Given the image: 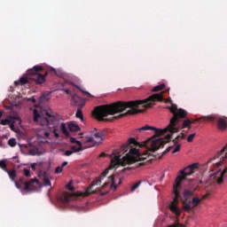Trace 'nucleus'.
Listing matches in <instances>:
<instances>
[{"instance_id": "1", "label": "nucleus", "mask_w": 227, "mask_h": 227, "mask_svg": "<svg viewBox=\"0 0 227 227\" xmlns=\"http://www.w3.org/2000/svg\"><path fill=\"white\" fill-rule=\"evenodd\" d=\"M168 109L173 114L170 119V122L163 129H157L155 127L145 125L137 130L143 132L145 130H154L155 138H149L147 141L139 144L136 141V138L131 137L124 144L120 151L116 150L113 153V159L110 168H116L117 166H127V164H132V162H137V160H152L155 158V155L152 154L153 152H157L159 148H164V145L169 143L173 139V134H176L180 126H178L179 118H184L186 113L182 109H178V106L172 104L171 106H168Z\"/></svg>"}, {"instance_id": "2", "label": "nucleus", "mask_w": 227, "mask_h": 227, "mask_svg": "<svg viewBox=\"0 0 227 227\" xmlns=\"http://www.w3.org/2000/svg\"><path fill=\"white\" fill-rule=\"evenodd\" d=\"M164 102V96L162 94H153L144 100H135V101H119L110 105H102L97 106L93 112L92 115L98 121H111V120L106 119V116H111L118 114L123 113L125 109H129L125 114H119L117 117L114 116V119L123 118L127 114H139L140 113H145L146 109L153 107V102Z\"/></svg>"}, {"instance_id": "3", "label": "nucleus", "mask_w": 227, "mask_h": 227, "mask_svg": "<svg viewBox=\"0 0 227 227\" xmlns=\"http://www.w3.org/2000/svg\"><path fill=\"white\" fill-rule=\"evenodd\" d=\"M216 159H218V161L213 163L214 168H219V166H221L223 162L227 160V144L223 147L216 156L207 161V164L214 162V160H216ZM224 176H227V167L223 171L219 169L215 173L210 174L209 178L210 180H213V182H216L218 184H223V178H224Z\"/></svg>"}, {"instance_id": "4", "label": "nucleus", "mask_w": 227, "mask_h": 227, "mask_svg": "<svg viewBox=\"0 0 227 227\" xmlns=\"http://www.w3.org/2000/svg\"><path fill=\"white\" fill-rule=\"evenodd\" d=\"M34 121H39L42 127H46L51 132H53L55 137H59V133L57 132L56 126H54L57 121L56 116L50 114L49 111L43 110L38 112V110L35 109Z\"/></svg>"}, {"instance_id": "5", "label": "nucleus", "mask_w": 227, "mask_h": 227, "mask_svg": "<svg viewBox=\"0 0 227 227\" xmlns=\"http://www.w3.org/2000/svg\"><path fill=\"white\" fill-rule=\"evenodd\" d=\"M42 72H43V67L35 66L33 68L27 71V74L29 75V78L21 77L19 81L14 82V85L24 86V84H27L29 82V80L34 81L35 84H43L48 73L45 72V74H43Z\"/></svg>"}, {"instance_id": "6", "label": "nucleus", "mask_w": 227, "mask_h": 227, "mask_svg": "<svg viewBox=\"0 0 227 227\" xmlns=\"http://www.w3.org/2000/svg\"><path fill=\"white\" fill-rule=\"evenodd\" d=\"M198 169V163H193L183 170L179 171V175L176 176L175 183L173 184V192L176 194V198L180 196V191L182 190V182L186 180L187 176H191V175L194 174V171Z\"/></svg>"}, {"instance_id": "7", "label": "nucleus", "mask_w": 227, "mask_h": 227, "mask_svg": "<svg viewBox=\"0 0 227 227\" xmlns=\"http://www.w3.org/2000/svg\"><path fill=\"white\" fill-rule=\"evenodd\" d=\"M177 109H181L182 111H184V113H186V114L184 117L179 118V120L177 121V125H178L179 129L176 132H180V130H184V129H191V125H192V123H194L195 121H198L200 120H203L204 121H214V120H215V115H207V116H202V117L192 121H191V119L187 118V111H185L184 109H182V108H177ZM184 118H187V119L184 120Z\"/></svg>"}, {"instance_id": "8", "label": "nucleus", "mask_w": 227, "mask_h": 227, "mask_svg": "<svg viewBox=\"0 0 227 227\" xmlns=\"http://www.w3.org/2000/svg\"><path fill=\"white\" fill-rule=\"evenodd\" d=\"M94 130L95 132L92 133L93 137H86L83 143H92V146H95V145H100V143L104 141V136H106V132L104 130L97 131V129Z\"/></svg>"}, {"instance_id": "9", "label": "nucleus", "mask_w": 227, "mask_h": 227, "mask_svg": "<svg viewBox=\"0 0 227 227\" xmlns=\"http://www.w3.org/2000/svg\"><path fill=\"white\" fill-rule=\"evenodd\" d=\"M35 184L38 185L37 178L31 179L30 181H27L25 183L21 179L20 182H16L15 185L17 189H22V185H23L24 191H31V189H35Z\"/></svg>"}, {"instance_id": "10", "label": "nucleus", "mask_w": 227, "mask_h": 227, "mask_svg": "<svg viewBox=\"0 0 227 227\" xmlns=\"http://www.w3.org/2000/svg\"><path fill=\"white\" fill-rule=\"evenodd\" d=\"M193 192L191 190H184V200L183 201V208L186 212H191L192 210V207H191V196H192Z\"/></svg>"}, {"instance_id": "11", "label": "nucleus", "mask_w": 227, "mask_h": 227, "mask_svg": "<svg viewBox=\"0 0 227 227\" xmlns=\"http://www.w3.org/2000/svg\"><path fill=\"white\" fill-rule=\"evenodd\" d=\"M180 139H185V134L184 132H181L180 135H178L174 140L173 143L176 145V147L174 148L172 153H176V152H180L181 145L178 144V141Z\"/></svg>"}, {"instance_id": "12", "label": "nucleus", "mask_w": 227, "mask_h": 227, "mask_svg": "<svg viewBox=\"0 0 227 227\" xmlns=\"http://www.w3.org/2000/svg\"><path fill=\"white\" fill-rule=\"evenodd\" d=\"M178 198H180V196L176 197V195H175V200L169 205L171 212H173V214H176V215H180L182 214V211H180V208H178L176 202H175L178 200Z\"/></svg>"}, {"instance_id": "13", "label": "nucleus", "mask_w": 227, "mask_h": 227, "mask_svg": "<svg viewBox=\"0 0 227 227\" xmlns=\"http://www.w3.org/2000/svg\"><path fill=\"white\" fill-rule=\"evenodd\" d=\"M207 198H208V194L203 195L202 199H200L198 197L192 198V200H191L192 210V208H196V207H198V205L201 203V200H207Z\"/></svg>"}, {"instance_id": "14", "label": "nucleus", "mask_w": 227, "mask_h": 227, "mask_svg": "<svg viewBox=\"0 0 227 227\" xmlns=\"http://www.w3.org/2000/svg\"><path fill=\"white\" fill-rule=\"evenodd\" d=\"M71 102H74V106H84V102H82V98L77 96L76 94H74L71 97Z\"/></svg>"}, {"instance_id": "15", "label": "nucleus", "mask_w": 227, "mask_h": 227, "mask_svg": "<svg viewBox=\"0 0 227 227\" xmlns=\"http://www.w3.org/2000/svg\"><path fill=\"white\" fill-rule=\"evenodd\" d=\"M93 187H95V185H93V183L91 184V185L87 188L85 192H80L78 193V196H82V198H86V196H90V194H93L94 192H97L98 190L94 191Z\"/></svg>"}, {"instance_id": "16", "label": "nucleus", "mask_w": 227, "mask_h": 227, "mask_svg": "<svg viewBox=\"0 0 227 227\" xmlns=\"http://www.w3.org/2000/svg\"><path fill=\"white\" fill-rule=\"evenodd\" d=\"M217 129L218 130H226L227 129V121L226 119L220 118L217 121Z\"/></svg>"}, {"instance_id": "17", "label": "nucleus", "mask_w": 227, "mask_h": 227, "mask_svg": "<svg viewBox=\"0 0 227 227\" xmlns=\"http://www.w3.org/2000/svg\"><path fill=\"white\" fill-rule=\"evenodd\" d=\"M109 180L111 182V189L116 190V180L119 182L118 184H121V179L120 177H114V175L109 176Z\"/></svg>"}, {"instance_id": "18", "label": "nucleus", "mask_w": 227, "mask_h": 227, "mask_svg": "<svg viewBox=\"0 0 227 227\" xmlns=\"http://www.w3.org/2000/svg\"><path fill=\"white\" fill-rule=\"evenodd\" d=\"M109 175V169H106L102 174L100 177H98L96 180L92 182V185H98V184H101L102 178H106Z\"/></svg>"}, {"instance_id": "19", "label": "nucleus", "mask_w": 227, "mask_h": 227, "mask_svg": "<svg viewBox=\"0 0 227 227\" xmlns=\"http://www.w3.org/2000/svg\"><path fill=\"white\" fill-rule=\"evenodd\" d=\"M37 136L42 139H51V133H49V130L46 129H42L38 131Z\"/></svg>"}, {"instance_id": "20", "label": "nucleus", "mask_w": 227, "mask_h": 227, "mask_svg": "<svg viewBox=\"0 0 227 227\" xmlns=\"http://www.w3.org/2000/svg\"><path fill=\"white\" fill-rule=\"evenodd\" d=\"M67 127H68L70 132H79V130H81V127H79V125H77L74 122H68Z\"/></svg>"}, {"instance_id": "21", "label": "nucleus", "mask_w": 227, "mask_h": 227, "mask_svg": "<svg viewBox=\"0 0 227 227\" xmlns=\"http://www.w3.org/2000/svg\"><path fill=\"white\" fill-rule=\"evenodd\" d=\"M70 198H72V194L68 192H64L62 194V198H60L62 203H68L70 201Z\"/></svg>"}, {"instance_id": "22", "label": "nucleus", "mask_w": 227, "mask_h": 227, "mask_svg": "<svg viewBox=\"0 0 227 227\" xmlns=\"http://www.w3.org/2000/svg\"><path fill=\"white\" fill-rule=\"evenodd\" d=\"M60 129L62 131V134H64V136H67V137H70V133L68 132V129L67 128V124H65V122H62L60 124Z\"/></svg>"}, {"instance_id": "23", "label": "nucleus", "mask_w": 227, "mask_h": 227, "mask_svg": "<svg viewBox=\"0 0 227 227\" xmlns=\"http://www.w3.org/2000/svg\"><path fill=\"white\" fill-rule=\"evenodd\" d=\"M0 125H10L11 129H13V127H15V124H13V122H12V121H10V119H3L0 121Z\"/></svg>"}, {"instance_id": "24", "label": "nucleus", "mask_w": 227, "mask_h": 227, "mask_svg": "<svg viewBox=\"0 0 227 227\" xmlns=\"http://www.w3.org/2000/svg\"><path fill=\"white\" fill-rule=\"evenodd\" d=\"M108 186H109V183H105L102 188L98 189L101 196H106V194L109 193V190H106V192H102V189H106V187H108Z\"/></svg>"}, {"instance_id": "25", "label": "nucleus", "mask_w": 227, "mask_h": 227, "mask_svg": "<svg viewBox=\"0 0 227 227\" xmlns=\"http://www.w3.org/2000/svg\"><path fill=\"white\" fill-rule=\"evenodd\" d=\"M65 166H68V161H64L61 166L57 167L55 169V173H63V168H65Z\"/></svg>"}, {"instance_id": "26", "label": "nucleus", "mask_w": 227, "mask_h": 227, "mask_svg": "<svg viewBox=\"0 0 227 227\" xmlns=\"http://www.w3.org/2000/svg\"><path fill=\"white\" fill-rule=\"evenodd\" d=\"M7 173L11 178V180L14 181L17 178V171L15 169L7 170Z\"/></svg>"}, {"instance_id": "27", "label": "nucleus", "mask_w": 227, "mask_h": 227, "mask_svg": "<svg viewBox=\"0 0 227 227\" xmlns=\"http://www.w3.org/2000/svg\"><path fill=\"white\" fill-rule=\"evenodd\" d=\"M71 150H74V152H81V150H82V145L81 142H77L76 145L71 146Z\"/></svg>"}, {"instance_id": "28", "label": "nucleus", "mask_w": 227, "mask_h": 227, "mask_svg": "<svg viewBox=\"0 0 227 227\" xmlns=\"http://www.w3.org/2000/svg\"><path fill=\"white\" fill-rule=\"evenodd\" d=\"M165 88H166V84L161 83V84H160V85L155 86V87L153 89V91H160V90H164Z\"/></svg>"}, {"instance_id": "29", "label": "nucleus", "mask_w": 227, "mask_h": 227, "mask_svg": "<svg viewBox=\"0 0 227 227\" xmlns=\"http://www.w3.org/2000/svg\"><path fill=\"white\" fill-rule=\"evenodd\" d=\"M0 168H1L4 171H8V168H7L6 160H0Z\"/></svg>"}, {"instance_id": "30", "label": "nucleus", "mask_w": 227, "mask_h": 227, "mask_svg": "<svg viewBox=\"0 0 227 227\" xmlns=\"http://www.w3.org/2000/svg\"><path fill=\"white\" fill-rule=\"evenodd\" d=\"M76 118L81 119V121H84V117L82 116V111H81V109H77L76 111V114H75Z\"/></svg>"}, {"instance_id": "31", "label": "nucleus", "mask_w": 227, "mask_h": 227, "mask_svg": "<svg viewBox=\"0 0 227 227\" xmlns=\"http://www.w3.org/2000/svg\"><path fill=\"white\" fill-rule=\"evenodd\" d=\"M8 145L13 148V146L17 145V140H15V138H11L8 140Z\"/></svg>"}, {"instance_id": "32", "label": "nucleus", "mask_w": 227, "mask_h": 227, "mask_svg": "<svg viewBox=\"0 0 227 227\" xmlns=\"http://www.w3.org/2000/svg\"><path fill=\"white\" fill-rule=\"evenodd\" d=\"M43 184L46 185V186L51 187V180L49 178H47V175L46 174H44Z\"/></svg>"}, {"instance_id": "33", "label": "nucleus", "mask_w": 227, "mask_h": 227, "mask_svg": "<svg viewBox=\"0 0 227 227\" xmlns=\"http://www.w3.org/2000/svg\"><path fill=\"white\" fill-rule=\"evenodd\" d=\"M194 137H196V133L191 134V135L188 136V137H187V142H188V143H192V140L194 139Z\"/></svg>"}, {"instance_id": "34", "label": "nucleus", "mask_w": 227, "mask_h": 227, "mask_svg": "<svg viewBox=\"0 0 227 227\" xmlns=\"http://www.w3.org/2000/svg\"><path fill=\"white\" fill-rule=\"evenodd\" d=\"M23 172H24L25 176H27V178H29V176H31V171L29 169L24 168Z\"/></svg>"}, {"instance_id": "35", "label": "nucleus", "mask_w": 227, "mask_h": 227, "mask_svg": "<svg viewBox=\"0 0 227 227\" xmlns=\"http://www.w3.org/2000/svg\"><path fill=\"white\" fill-rule=\"evenodd\" d=\"M141 185V181L137 182V184H135L132 187H131V191L134 192L136 191V189H137V187H139Z\"/></svg>"}, {"instance_id": "36", "label": "nucleus", "mask_w": 227, "mask_h": 227, "mask_svg": "<svg viewBox=\"0 0 227 227\" xmlns=\"http://www.w3.org/2000/svg\"><path fill=\"white\" fill-rule=\"evenodd\" d=\"M69 142L72 144L75 143L76 145H77V143H81V141H79V140L75 139V137H69Z\"/></svg>"}, {"instance_id": "37", "label": "nucleus", "mask_w": 227, "mask_h": 227, "mask_svg": "<svg viewBox=\"0 0 227 227\" xmlns=\"http://www.w3.org/2000/svg\"><path fill=\"white\" fill-rule=\"evenodd\" d=\"M72 153H74L73 151H66V152L64 153V155H66V157H70V155H72Z\"/></svg>"}, {"instance_id": "38", "label": "nucleus", "mask_w": 227, "mask_h": 227, "mask_svg": "<svg viewBox=\"0 0 227 227\" xmlns=\"http://www.w3.org/2000/svg\"><path fill=\"white\" fill-rule=\"evenodd\" d=\"M67 189H68V191H74V186H72V184H67Z\"/></svg>"}, {"instance_id": "39", "label": "nucleus", "mask_w": 227, "mask_h": 227, "mask_svg": "<svg viewBox=\"0 0 227 227\" xmlns=\"http://www.w3.org/2000/svg\"><path fill=\"white\" fill-rule=\"evenodd\" d=\"M80 91H82V93H83L84 95H91V94H90V92L84 91V90H82L81 89H80Z\"/></svg>"}, {"instance_id": "40", "label": "nucleus", "mask_w": 227, "mask_h": 227, "mask_svg": "<svg viewBox=\"0 0 227 227\" xmlns=\"http://www.w3.org/2000/svg\"><path fill=\"white\" fill-rule=\"evenodd\" d=\"M171 147H168V149H166V151L165 152H163V155H166V153H168V152H169V149H170Z\"/></svg>"}, {"instance_id": "41", "label": "nucleus", "mask_w": 227, "mask_h": 227, "mask_svg": "<svg viewBox=\"0 0 227 227\" xmlns=\"http://www.w3.org/2000/svg\"><path fill=\"white\" fill-rule=\"evenodd\" d=\"M31 168H32V169H35V168H36V163H33V164L31 165Z\"/></svg>"}, {"instance_id": "42", "label": "nucleus", "mask_w": 227, "mask_h": 227, "mask_svg": "<svg viewBox=\"0 0 227 227\" xmlns=\"http://www.w3.org/2000/svg\"><path fill=\"white\" fill-rule=\"evenodd\" d=\"M3 114H4V111H0V118H3Z\"/></svg>"}, {"instance_id": "43", "label": "nucleus", "mask_w": 227, "mask_h": 227, "mask_svg": "<svg viewBox=\"0 0 227 227\" xmlns=\"http://www.w3.org/2000/svg\"><path fill=\"white\" fill-rule=\"evenodd\" d=\"M30 100H31V102H33V104H35L36 102V99L35 98H32Z\"/></svg>"}, {"instance_id": "44", "label": "nucleus", "mask_w": 227, "mask_h": 227, "mask_svg": "<svg viewBox=\"0 0 227 227\" xmlns=\"http://www.w3.org/2000/svg\"><path fill=\"white\" fill-rule=\"evenodd\" d=\"M51 72L52 74H56V69L51 68Z\"/></svg>"}, {"instance_id": "45", "label": "nucleus", "mask_w": 227, "mask_h": 227, "mask_svg": "<svg viewBox=\"0 0 227 227\" xmlns=\"http://www.w3.org/2000/svg\"><path fill=\"white\" fill-rule=\"evenodd\" d=\"M99 157H106V153H102Z\"/></svg>"}, {"instance_id": "46", "label": "nucleus", "mask_w": 227, "mask_h": 227, "mask_svg": "<svg viewBox=\"0 0 227 227\" xmlns=\"http://www.w3.org/2000/svg\"><path fill=\"white\" fill-rule=\"evenodd\" d=\"M19 159L18 157H13V160H17Z\"/></svg>"}, {"instance_id": "47", "label": "nucleus", "mask_w": 227, "mask_h": 227, "mask_svg": "<svg viewBox=\"0 0 227 227\" xmlns=\"http://www.w3.org/2000/svg\"><path fill=\"white\" fill-rule=\"evenodd\" d=\"M139 166H143V163H139Z\"/></svg>"}, {"instance_id": "48", "label": "nucleus", "mask_w": 227, "mask_h": 227, "mask_svg": "<svg viewBox=\"0 0 227 227\" xmlns=\"http://www.w3.org/2000/svg\"><path fill=\"white\" fill-rule=\"evenodd\" d=\"M165 102H169V100L167 99Z\"/></svg>"}, {"instance_id": "49", "label": "nucleus", "mask_w": 227, "mask_h": 227, "mask_svg": "<svg viewBox=\"0 0 227 227\" xmlns=\"http://www.w3.org/2000/svg\"><path fill=\"white\" fill-rule=\"evenodd\" d=\"M16 162H19V160H16Z\"/></svg>"}]
</instances>
